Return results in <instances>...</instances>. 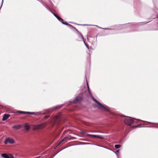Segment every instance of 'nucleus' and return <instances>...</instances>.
Segmentation results:
<instances>
[{"instance_id":"nucleus-26","label":"nucleus","mask_w":158,"mask_h":158,"mask_svg":"<svg viewBox=\"0 0 158 158\" xmlns=\"http://www.w3.org/2000/svg\"><path fill=\"white\" fill-rule=\"evenodd\" d=\"M88 89H89V86H88Z\"/></svg>"},{"instance_id":"nucleus-7","label":"nucleus","mask_w":158,"mask_h":158,"mask_svg":"<svg viewBox=\"0 0 158 158\" xmlns=\"http://www.w3.org/2000/svg\"><path fill=\"white\" fill-rule=\"evenodd\" d=\"M28 114H33L35 115L39 116L41 115L44 114H45V113H42L41 112H27Z\"/></svg>"},{"instance_id":"nucleus-14","label":"nucleus","mask_w":158,"mask_h":158,"mask_svg":"<svg viewBox=\"0 0 158 158\" xmlns=\"http://www.w3.org/2000/svg\"><path fill=\"white\" fill-rule=\"evenodd\" d=\"M80 36L81 37V38H82V40H83V41H84V44H85V45L86 46V47H87L89 49V48L88 47V46L86 44H85V41H84V38H83V37L82 35L81 34H80Z\"/></svg>"},{"instance_id":"nucleus-20","label":"nucleus","mask_w":158,"mask_h":158,"mask_svg":"<svg viewBox=\"0 0 158 158\" xmlns=\"http://www.w3.org/2000/svg\"><path fill=\"white\" fill-rule=\"evenodd\" d=\"M49 116L48 115V116H46L45 117V119H46V118H49Z\"/></svg>"},{"instance_id":"nucleus-17","label":"nucleus","mask_w":158,"mask_h":158,"mask_svg":"<svg viewBox=\"0 0 158 158\" xmlns=\"http://www.w3.org/2000/svg\"><path fill=\"white\" fill-rule=\"evenodd\" d=\"M119 150H117L116 151V152H114H114L116 154V155H117V156L118 157V158H119V156H118V154H117V153L118 152H119Z\"/></svg>"},{"instance_id":"nucleus-8","label":"nucleus","mask_w":158,"mask_h":158,"mask_svg":"<svg viewBox=\"0 0 158 158\" xmlns=\"http://www.w3.org/2000/svg\"><path fill=\"white\" fill-rule=\"evenodd\" d=\"M2 156L4 158H14L12 154H6L5 153L2 154Z\"/></svg>"},{"instance_id":"nucleus-6","label":"nucleus","mask_w":158,"mask_h":158,"mask_svg":"<svg viewBox=\"0 0 158 158\" xmlns=\"http://www.w3.org/2000/svg\"><path fill=\"white\" fill-rule=\"evenodd\" d=\"M82 98L81 97H76L75 100L72 101L71 102V103H75L80 102L82 100Z\"/></svg>"},{"instance_id":"nucleus-24","label":"nucleus","mask_w":158,"mask_h":158,"mask_svg":"<svg viewBox=\"0 0 158 158\" xmlns=\"http://www.w3.org/2000/svg\"><path fill=\"white\" fill-rule=\"evenodd\" d=\"M135 127H139V125H136V126H134Z\"/></svg>"},{"instance_id":"nucleus-27","label":"nucleus","mask_w":158,"mask_h":158,"mask_svg":"<svg viewBox=\"0 0 158 158\" xmlns=\"http://www.w3.org/2000/svg\"><path fill=\"white\" fill-rule=\"evenodd\" d=\"M85 25V24H84V25Z\"/></svg>"},{"instance_id":"nucleus-5","label":"nucleus","mask_w":158,"mask_h":158,"mask_svg":"<svg viewBox=\"0 0 158 158\" xmlns=\"http://www.w3.org/2000/svg\"><path fill=\"white\" fill-rule=\"evenodd\" d=\"M15 143V141L12 138H6L4 141V143L5 144H7L8 143L13 144Z\"/></svg>"},{"instance_id":"nucleus-11","label":"nucleus","mask_w":158,"mask_h":158,"mask_svg":"<svg viewBox=\"0 0 158 158\" xmlns=\"http://www.w3.org/2000/svg\"><path fill=\"white\" fill-rule=\"evenodd\" d=\"M21 127V125H15L12 127L15 130H18Z\"/></svg>"},{"instance_id":"nucleus-1","label":"nucleus","mask_w":158,"mask_h":158,"mask_svg":"<svg viewBox=\"0 0 158 158\" xmlns=\"http://www.w3.org/2000/svg\"><path fill=\"white\" fill-rule=\"evenodd\" d=\"M93 99L98 104L97 107L99 109L102 110H104L106 111H109V107L106 105H103L99 103L98 101L96 100L94 98Z\"/></svg>"},{"instance_id":"nucleus-25","label":"nucleus","mask_w":158,"mask_h":158,"mask_svg":"<svg viewBox=\"0 0 158 158\" xmlns=\"http://www.w3.org/2000/svg\"><path fill=\"white\" fill-rule=\"evenodd\" d=\"M85 144H90L91 143H85Z\"/></svg>"},{"instance_id":"nucleus-23","label":"nucleus","mask_w":158,"mask_h":158,"mask_svg":"<svg viewBox=\"0 0 158 158\" xmlns=\"http://www.w3.org/2000/svg\"><path fill=\"white\" fill-rule=\"evenodd\" d=\"M56 18L58 19H59V18H60V17H59V16H57V17H56Z\"/></svg>"},{"instance_id":"nucleus-9","label":"nucleus","mask_w":158,"mask_h":158,"mask_svg":"<svg viewBox=\"0 0 158 158\" xmlns=\"http://www.w3.org/2000/svg\"><path fill=\"white\" fill-rule=\"evenodd\" d=\"M63 24L68 25L69 27H72V26L70 24H69L65 21H64L63 19L61 18H59V19H58Z\"/></svg>"},{"instance_id":"nucleus-21","label":"nucleus","mask_w":158,"mask_h":158,"mask_svg":"<svg viewBox=\"0 0 158 158\" xmlns=\"http://www.w3.org/2000/svg\"><path fill=\"white\" fill-rule=\"evenodd\" d=\"M52 14H53V15H54V16L56 17L57 16V15H56L55 14V13H52Z\"/></svg>"},{"instance_id":"nucleus-13","label":"nucleus","mask_w":158,"mask_h":158,"mask_svg":"<svg viewBox=\"0 0 158 158\" xmlns=\"http://www.w3.org/2000/svg\"><path fill=\"white\" fill-rule=\"evenodd\" d=\"M59 120L58 118H55V122L52 123H51V124L52 125V127L53 126V125H54V124H56L57 123V121Z\"/></svg>"},{"instance_id":"nucleus-3","label":"nucleus","mask_w":158,"mask_h":158,"mask_svg":"<svg viewBox=\"0 0 158 158\" xmlns=\"http://www.w3.org/2000/svg\"><path fill=\"white\" fill-rule=\"evenodd\" d=\"M46 126V123H42L34 126L33 127V129L34 130L40 129L44 128Z\"/></svg>"},{"instance_id":"nucleus-10","label":"nucleus","mask_w":158,"mask_h":158,"mask_svg":"<svg viewBox=\"0 0 158 158\" xmlns=\"http://www.w3.org/2000/svg\"><path fill=\"white\" fill-rule=\"evenodd\" d=\"M10 116V115L7 114H5L4 115L3 118H2V120L3 121H5L6 120L7 118H8Z\"/></svg>"},{"instance_id":"nucleus-18","label":"nucleus","mask_w":158,"mask_h":158,"mask_svg":"<svg viewBox=\"0 0 158 158\" xmlns=\"http://www.w3.org/2000/svg\"><path fill=\"white\" fill-rule=\"evenodd\" d=\"M67 139H68L67 137H65L62 139H63V141H64L65 140H66Z\"/></svg>"},{"instance_id":"nucleus-12","label":"nucleus","mask_w":158,"mask_h":158,"mask_svg":"<svg viewBox=\"0 0 158 158\" xmlns=\"http://www.w3.org/2000/svg\"><path fill=\"white\" fill-rule=\"evenodd\" d=\"M24 127L25 129L27 131H28L30 128V125L28 124H26L25 125Z\"/></svg>"},{"instance_id":"nucleus-2","label":"nucleus","mask_w":158,"mask_h":158,"mask_svg":"<svg viewBox=\"0 0 158 158\" xmlns=\"http://www.w3.org/2000/svg\"><path fill=\"white\" fill-rule=\"evenodd\" d=\"M124 123L126 124L129 126L134 123V121L130 117H128V118L125 119Z\"/></svg>"},{"instance_id":"nucleus-19","label":"nucleus","mask_w":158,"mask_h":158,"mask_svg":"<svg viewBox=\"0 0 158 158\" xmlns=\"http://www.w3.org/2000/svg\"><path fill=\"white\" fill-rule=\"evenodd\" d=\"M64 141H63V139H62V140H61L60 142H59V144H61Z\"/></svg>"},{"instance_id":"nucleus-16","label":"nucleus","mask_w":158,"mask_h":158,"mask_svg":"<svg viewBox=\"0 0 158 158\" xmlns=\"http://www.w3.org/2000/svg\"><path fill=\"white\" fill-rule=\"evenodd\" d=\"M114 146L116 148L118 149L121 147V145L119 144H116Z\"/></svg>"},{"instance_id":"nucleus-22","label":"nucleus","mask_w":158,"mask_h":158,"mask_svg":"<svg viewBox=\"0 0 158 158\" xmlns=\"http://www.w3.org/2000/svg\"><path fill=\"white\" fill-rule=\"evenodd\" d=\"M61 107V106H58V107H56V108H58V109H59V108H60Z\"/></svg>"},{"instance_id":"nucleus-15","label":"nucleus","mask_w":158,"mask_h":158,"mask_svg":"<svg viewBox=\"0 0 158 158\" xmlns=\"http://www.w3.org/2000/svg\"><path fill=\"white\" fill-rule=\"evenodd\" d=\"M17 112L22 114H27V112H25L21 111H18Z\"/></svg>"},{"instance_id":"nucleus-4","label":"nucleus","mask_w":158,"mask_h":158,"mask_svg":"<svg viewBox=\"0 0 158 158\" xmlns=\"http://www.w3.org/2000/svg\"><path fill=\"white\" fill-rule=\"evenodd\" d=\"M83 133H85L86 134V135L87 136H91L93 137L96 138H99L100 139H103L104 138L103 136L102 135H91L88 134L87 133H85V132H83Z\"/></svg>"}]
</instances>
